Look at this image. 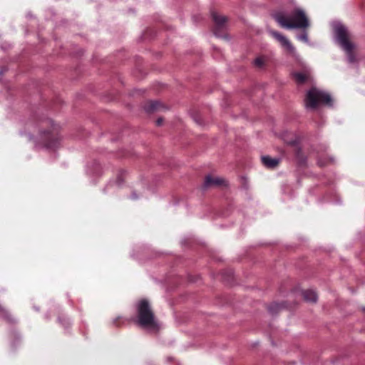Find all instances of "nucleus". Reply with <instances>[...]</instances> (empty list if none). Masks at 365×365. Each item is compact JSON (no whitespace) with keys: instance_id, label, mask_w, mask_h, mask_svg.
Here are the masks:
<instances>
[{"instance_id":"nucleus-1","label":"nucleus","mask_w":365,"mask_h":365,"mask_svg":"<svg viewBox=\"0 0 365 365\" xmlns=\"http://www.w3.org/2000/svg\"><path fill=\"white\" fill-rule=\"evenodd\" d=\"M274 18L282 27L287 29H305L309 26L305 12L300 8H296L288 16L279 12L275 14Z\"/></svg>"},{"instance_id":"nucleus-2","label":"nucleus","mask_w":365,"mask_h":365,"mask_svg":"<svg viewBox=\"0 0 365 365\" xmlns=\"http://www.w3.org/2000/svg\"><path fill=\"white\" fill-rule=\"evenodd\" d=\"M41 128L39 133L40 143L46 148H56L60 141L58 126L52 120H41L38 124Z\"/></svg>"},{"instance_id":"nucleus-3","label":"nucleus","mask_w":365,"mask_h":365,"mask_svg":"<svg viewBox=\"0 0 365 365\" xmlns=\"http://www.w3.org/2000/svg\"><path fill=\"white\" fill-rule=\"evenodd\" d=\"M334 38L339 46L346 53L349 62L354 63L356 57L354 53L355 45L350 41L347 29L341 23L334 24Z\"/></svg>"},{"instance_id":"nucleus-4","label":"nucleus","mask_w":365,"mask_h":365,"mask_svg":"<svg viewBox=\"0 0 365 365\" xmlns=\"http://www.w3.org/2000/svg\"><path fill=\"white\" fill-rule=\"evenodd\" d=\"M137 311L138 324L141 327L150 330H158L159 329L154 314L146 299H142L138 303Z\"/></svg>"},{"instance_id":"nucleus-5","label":"nucleus","mask_w":365,"mask_h":365,"mask_svg":"<svg viewBox=\"0 0 365 365\" xmlns=\"http://www.w3.org/2000/svg\"><path fill=\"white\" fill-rule=\"evenodd\" d=\"M319 103H323L329 106H332V98L330 94L324 91L312 88L307 93L305 106L307 108L314 109Z\"/></svg>"},{"instance_id":"nucleus-6","label":"nucleus","mask_w":365,"mask_h":365,"mask_svg":"<svg viewBox=\"0 0 365 365\" xmlns=\"http://www.w3.org/2000/svg\"><path fill=\"white\" fill-rule=\"evenodd\" d=\"M269 32L272 36L281 44L282 47L286 48L292 53L295 52L294 47L286 36L275 31L270 30Z\"/></svg>"},{"instance_id":"nucleus-7","label":"nucleus","mask_w":365,"mask_h":365,"mask_svg":"<svg viewBox=\"0 0 365 365\" xmlns=\"http://www.w3.org/2000/svg\"><path fill=\"white\" fill-rule=\"evenodd\" d=\"M224 182V180L222 178L218 177H212L211 175H207L203 184V187L205 188L210 187H216L222 185Z\"/></svg>"},{"instance_id":"nucleus-8","label":"nucleus","mask_w":365,"mask_h":365,"mask_svg":"<svg viewBox=\"0 0 365 365\" xmlns=\"http://www.w3.org/2000/svg\"><path fill=\"white\" fill-rule=\"evenodd\" d=\"M263 165L268 168L277 167L279 163V159L272 158L269 156H262L261 158Z\"/></svg>"},{"instance_id":"nucleus-9","label":"nucleus","mask_w":365,"mask_h":365,"mask_svg":"<svg viewBox=\"0 0 365 365\" xmlns=\"http://www.w3.org/2000/svg\"><path fill=\"white\" fill-rule=\"evenodd\" d=\"M162 107L159 101H150L145 104L144 109L147 113H153L159 110Z\"/></svg>"},{"instance_id":"nucleus-10","label":"nucleus","mask_w":365,"mask_h":365,"mask_svg":"<svg viewBox=\"0 0 365 365\" xmlns=\"http://www.w3.org/2000/svg\"><path fill=\"white\" fill-rule=\"evenodd\" d=\"M304 300L307 302H316L317 301V294L313 290H305L302 292Z\"/></svg>"},{"instance_id":"nucleus-11","label":"nucleus","mask_w":365,"mask_h":365,"mask_svg":"<svg viewBox=\"0 0 365 365\" xmlns=\"http://www.w3.org/2000/svg\"><path fill=\"white\" fill-rule=\"evenodd\" d=\"M212 17L215 23L217 28L220 29L223 26L224 24L226 21V18L224 16L218 15L217 14L213 12L212 14Z\"/></svg>"},{"instance_id":"nucleus-12","label":"nucleus","mask_w":365,"mask_h":365,"mask_svg":"<svg viewBox=\"0 0 365 365\" xmlns=\"http://www.w3.org/2000/svg\"><path fill=\"white\" fill-rule=\"evenodd\" d=\"M295 81L299 83H304L308 78V76L302 73H294L293 74Z\"/></svg>"},{"instance_id":"nucleus-13","label":"nucleus","mask_w":365,"mask_h":365,"mask_svg":"<svg viewBox=\"0 0 365 365\" xmlns=\"http://www.w3.org/2000/svg\"><path fill=\"white\" fill-rule=\"evenodd\" d=\"M297 38L299 41L308 43V36L307 32H303L302 34L298 35Z\"/></svg>"},{"instance_id":"nucleus-14","label":"nucleus","mask_w":365,"mask_h":365,"mask_svg":"<svg viewBox=\"0 0 365 365\" xmlns=\"http://www.w3.org/2000/svg\"><path fill=\"white\" fill-rule=\"evenodd\" d=\"M0 316L5 318H8L9 316L7 311L1 305H0Z\"/></svg>"},{"instance_id":"nucleus-15","label":"nucleus","mask_w":365,"mask_h":365,"mask_svg":"<svg viewBox=\"0 0 365 365\" xmlns=\"http://www.w3.org/2000/svg\"><path fill=\"white\" fill-rule=\"evenodd\" d=\"M264 63V61H263V59L261 58H257L255 60V64L257 66H262Z\"/></svg>"},{"instance_id":"nucleus-16","label":"nucleus","mask_w":365,"mask_h":365,"mask_svg":"<svg viewBox=\"0 0 365 365\" xmlns=\"http://www.w3.org/2000/svg\"><path fill=\"white\" fill-rule=\"evenodd\" d=\"M163 118H159L156 120V124H157V125H159V126H160V125H162V123H163Z\"/></svg>"},{"instance_id":"nucleus-17","label":"nucleus","mask_w":365,"mask_h":365,"mask_svg":"<svg viewBox=\"0 0 365 365\" xmlns=\"http://www.w3.org/2000/svg\"><path fill=\"white\" fill-rule=\"evenodd\" d=\"M131 198H132L133 200H136V199L138 198V197H137V195H136L135 193H133V194L132 195V196H131Z\"/></svg>"},{"instance_id":"nucleus-18","label":"nucleus","mask_w":365,"mask_h":365,"mask_svg":"<svg viewBox=\"0 0 365 365\" xmlns=\"http://www.w3.org/2000/svg\"><path fill=\"white\" fill-rule=\"evenodd\" d=\"M4 71H5V70H4V69H3V68H2V69H1V70H0V75H2V74L4 73Z\"/></svg>"},{"instance_id":"nucleus-19","label":"nucleus","mask_w":365,"mask_h":365,"mask_svg":"<svg viewBox=\"0 0 365 365\" xmlns=\"http://www.w3.org/2000/svg\"><path fill=\"white\" fill-rule=\"evenodd\" d=\"M273 306L274 305H272V306L269 307V309L270 312H272Z\"/></svg>"}]
</instances>
